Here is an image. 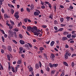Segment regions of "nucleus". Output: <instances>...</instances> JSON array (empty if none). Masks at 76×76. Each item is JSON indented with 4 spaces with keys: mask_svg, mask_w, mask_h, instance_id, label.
Returning <instances> with one entry per match:
<instances>
[{
    "mask_svg": "<svg viewBox=\"0 0 76 76\" xmlns=\"http://www.w3.org/2000/svg\"><path fill=\"white\" fill-rule=\"evenodd\" d=\"M19 14V12H18V11L16 12L15 13V14L14 16L15 17V18H16L15 19L18 20V18H19V15H18Z\"/></svg>",
    "mask_w": 76,
    "mask_h": 76,
    "instance_id": "nucleus-1",
    "label": "nucleus"
},
{
    "mask_svg": "<svg viewBox=\"0 0 76 76\" xmlns=\"http://www.w3.org/2000/svg\"><path fill=\"white\" fill-rule=\"evenodd\" d=\"M55 55L53 53H51V56H50V59L53 61L54 60V58L55 57Z\"/></svg>",
    "mask_w": 76,
    "mask_h": 76,
    "instance_id": "nucleus-2",
    "label": "nucleus"
},
{
    "mask_svg": "<svg viewBox=\"0 0 76 76\" xmlns=\"http://www.w3.org/2000/svg\"><path fill=\"white\" fill-rule=\"evenodd\" d=\"M27 31H32L34 30V28L33 27H31V26H28L27 27Z\"/></svg>",
    "mask_w": 76,
    "mask_h": 76,
    "instance_id": "nucleus-3",
    "label": "nucleus"
},
{
    "mask_svg": "<svg viewBox=\"0 0 76 76\" xmlns=\"http://www.w3.org/2000/svg\"><path fill=\"white\" fill-rule=\"evenodd\" d=\"M8 33L11 36H13V31L11 30H9L8 31Z\"/></svg>",
    "mask_w": 76,
    "mask_h": 76,
    "instance_id": "nucleus-4",
    "label": "nucleus"
},
{
    "mask_svg": "<svg viewBox=\"0 0 76 76\" xmlns=\"http://www.w3.org/2000/svg\"><path fill=\"white\" fill-rule=\"evenodd\" d=\"M20 51L19 52V53H22V52L24 50V48L21 47H20L19 48Z\"/></svg>",
    "mask_w": 76,
    "mask_h": 76,
    "instance_id": "nucleus-5",
    "label": "nucleus"
},
{
    "mask_svg": "<svg viewBox=\"0 0 76 76\" xmlns=\"http://www.w3.org/2000/svg\"><path fill=\"white\" fill-rule=\"evenodd\" d=\"M30 7H31V10H33L34 9V5L32 3L31 4V6H30Z\"/></svg>",
    "mask_w": 76,
    "mask_h": 76,
    "instance_id": "nucleus-6",
    "label": "nucleus"
},
{
    "mask_svg": "<svg viewBox=\"0 0 76 76\" xmlns=\"http://www.w3.org/2000/svg\"><path fill=\"white\" fill-rule=\"evenodd\" d=\"M39 65L38 64H37L35 65V69H38L39 68Z\"/></svg>",
    "mask_w": 76,
    "mask_h": 76,
    "instance_id": "nucleus-7",
    "label": "nucleus"
},
{
    "mask_svg": "<svg viewBox=\"0 0 76 76\" xmlns=\"http://www.w3.org/2000/svg\"><path fill=\"white\" fill-rule=\"evenodd\" d=\"M19 42L21 45H24L25 43L24 41L23 40H20Z\"/></svg>",
    "mask_w": 76,
    "mask_h": 76,
    "instance_id": "nucleus-8",
    "label": "nucleus"
},
{
    "mask_svg": "<svg viewBox=\"0 0 76 76\" xmlns=\"http://www.w3.org/2000/svg\"><path fill=\"white\" fill-rule=\"evenodd\" d=\"M33 29L35 31H37V32H39L40 31V30H38V29L37 28V27H34L33 28Z\"/></svg>",
    "mask_w": 76,
    "mask_h": 76,
    "instance_id": "nucleus-9",
    "label": "nucleus"
},
{
    "mask_svg": "<svg viewBox=\"0 0 76 76\" xmlns=\"http://www.w3.org/2000/svg\"><path fill=\"white\" fill-rule=\"evenodd\" d=\"M34 16H38L39 15V12H37L36 11H35L34 13Z\"/></svg>",
    "mask_w": 76,
    "mask_h": 76,
    "instance_id": "nucleus-10",
    "label": "nucleus"
},
{
    "mask_svg": "<svg viewBox=\"0 0 76 76\" xmlns=\"http://www.w3.org/2000/svg\"><path fill=\"white\" fill-rule=\"evenodd\" d=\"M8 49L10 52H11L12 50V47L10 46H8Z\"/></svg>",
    "mask_w": 76,
    "mask_h": 76,
    "instance_id": "nucleus-11",
    "label": "nucleus"
},
{
    "mask_svg": "<svg viewBox=\"0 0 76 76\" xmlns=\"http://www.w3.org/2000/svg\"><path fill=\"white\" fill-rule=\"evenodd\" d=\"M24 47L26 49H29V46L28 44L25 45H24Z\"/></svg>",
    "mask_w": 76,
    "mask_h": 76,
    "instance_id": "nucleus-12",
    "label": "nucleus"
},
{
    "mask_svg": "<svg viewBox=\"0 0 76 76\" xmlns=\"http://www.w3.org/2000/svg\"><path fill=\"white\" fill-rule=\"evenodd\" d=\"M68 39L67 37H63L62 38V40L64 41L67 40Z\"/></svg>",
    "mask_w": 76,
    "mask_h": 76,
    "instance_id": "nucleus-13",
    "label": "nucleus"
},
{
    "mask_svg": "<svg viewBox=\"0 0 76 76\" xmlns=\"http://www.w3.org/2000/svg\"><path fill=\"white\" fill-rule=\"evenodd\" d=\"M55 42L54 41H52V42H51L50 43V46H54V44H55Z\"/></svg>",
    "mask_w": 76,
    "mask_h": 76,
    "instance_id": "nucleus-14",
    "label": "nucleus"
},
{
    "mask_svg": "<svg viewBox=\"0 0 76 76\" xmlns=\"http://www.w3.org/2000/svg\"><path fill=\"white\" fill-rule=\"evenodd\" d=\"M56 72V70H52L51 71V73H50L51 75H52L53 74H54Z\"/></svg>",
    "mask_w": 76,
    "mask_h": 76,
    "instance_id": "nucleus-15",
    "label": "nucleus"
},
{
    "mask_svg": "<svg viewBox=\"0 0 76 76\" xmlns=\"http://www.w3.org/2000/svg\"><path fill=\"white\" fill-rule=\"evenodd\" d=\"M11 69H12V71L13 72H15V68L14 67L12 66H11Z\"/></svg>",
    "mask_w": 76,
    "mask_h": 76,
    "instance_id": "nucleus-16",
    "label": "nucleus"
},
{
    "mask_svg": "<svg viewBox=\"0 0 76 76\" xmlns=\"http://www.w3.org/2000/svg\"><path fill=\"white\" fill-rule=\"evenodd\" d=\"M32 32L34 34V35H35L37 36V33L36 32H35L34 30H33Z\"/></svg>",
    "mask_w": 76,
    "mask_h": 76,
    "instance_id": "nucleus-17",
    "label": "nucleus"
},
{
    "mask_svg": "<svg viewBox=\"0 0 76 76\" xmlns=\"http://www.w3.org/2000/svg\"><path fill=\"white\" fill-rule=\"evenodd\" d=\"M18 36L20 38V39H22L23 38V37L22 35L21 34H19Z\"/></svg>",
    "mask_w": 76,
    "mask_h": 76,
    "instance_id": "nucleus-18",
    "label": "nucleus"
},
{
    "mask_svg": "<svg viewBox=\"0 0 76 76\" xmlns=\"http://www.w3.org/2000/svg\"><path fill=\"white\" fill-rule=\"evenodd\" d=\"M33 68L31 67L29 68V71L30 72H32L33 71Z\"/></svg>",
    "mask_w": 76,
    "mask_h": 76,
    "instance_id": "nucleus-19",
    "label": "nucleus"
},
{
    "mask_svg": "<svg viewBox=\"0 0 76 76\" xmlns=\"http://www.w3.org/2000/svg\"><path fill=\"white\" fill-rule=\"evenodd\" d=\"M63 62L64 64L66 66H69V65H68V64L67 62Z\"/></svg>",
    "mask_w": 76,
    "mask_h": 76,
    "instance_id": "nucleus-20",
    "label": "nucleus"
},
{
    "mask_svg": "<svg viewBox=\"0 0 76 76\" xmlns=\"http://www.w3.org/2000/svg\"><path fill=\"white\" fill-rule=\"evenodd\" d=\"M4 17L5 19H7V18H8V16L7 14H4Z\"/></svg>",
    "mask_w": 76,
    "mask_h": 76,
    "instance_id": "nucleus-21",
    "label": "nucleus"
},
{
    "mask_svg": "<svg viewBox=\"0 0 76 76\" xmlns=\"http://www.w3.org/2000/svg\"><path fill=\"white\" fill-rule=\"evenodd\" d=\"M10 23L12 25H14L15 24L14 23V22H13L12 20H10Z\"/></svg>",
    "mask_w": 76,
    "mask_h": 76,
    "instance_id": "nucleus-22",
    "label": "nucleus"
},
{
    "mask_svg": "<svg viewBox=\"0 0 76 76\" xmlns=\"http://www.w3.org/2000/svg\"><path fill=\"white\" fill-rule=\"evenodd\" d=\"M53 64H52L51 63H50L49 64V66L50 67V68H53Z\"/></svg>",
    "mask_w": 76,
    "mask_h": 76,
    "instance_id": "nucleus-23",
    "label": "nucleus"
},
{
    "mask_svg": "<svg viewBox=\"0 0 76 76\" xmlns=\"http://www.w3.org/2000/svg\"><path fill=\"white\" fill-rule=\"evenodd\" d=\"M7 57L8 60L10 61L11 60H10V56L9 55H7Z\"/></svg>",
    "mask_w": 76,
    "mask_h": 76,
    "instance_id": "nucleus-24",
    "label": "nucleus"
},
{
    "mask_svg": "<svg viewBox=\"0 0 76 76\" xmlns=\"http://www.w3.org/2000/svg\"><path fill=\"white\" fill-rule=\"evenodd\" d=\"M21 63H22L21 60H18V61L17 62V64H20Z\"/></svg>",
    "mask_w": 76,
    "mask_h": 76,
    "instance_id": "nucleus-25",
    "label": "nucleus"
},
{
    "mask_svg": "<svg viewBox=\"0 0 76 76\" xmlns=\"http://www.w3.org/2000/svg\"><path fill=\"white\" fill-rule=\"evenodd\" d=\"M65 54L66 55H68V56L69 57H70V56H71V53H69L67 52L65 53Z\"/></svg>",
    "mask_w": 76,
    "mask_h": 76,
    "instance_id": "nucleus-26",
    "label": "nucleus"
},
{
    "mask_svg": "<svg viewBox=\"0 0 76 76\" xmlns=\"http://www.w3.org/2000/svg\"><path fill=\"white\" fill-rule=\"evenodd\" d=\"M64 30V29L63 28H60L59 29L58 31H62L63 30Z\"/></svg>",
    "mask_w": 76,
    "mask_h": 76,
    "instance_id": "nucleus-27",
    "label": "nucleus"
},
{
    "mask_svg": "<svg viewBox=\"0 0 76 76\" xmlns=\"http://www.w3.org/2000/svg\"><path fill=\"white\" fill-rule=\"evenodd\" d=\"M58 64H53V67H54L55 68L57 67L58 66Z\"/></svg>",
    "mask_w": 76,
    "mask_h": 76,
    "instance_id": "nucleus-28",
    "label": "nucleus"
},
{
    "mask_svg": "<svg viewBox=\"0 0 76 76\" xmlns=\"http://www.w3.org/2000/svg\"><path fill=\"white\" fill-rule=\"evenodd\" d=\"M71 36L72 34H69L67 35V37L68 38H71Z\"/></svg>",
    "mask_w": 76,
    "mask_h": 76,
    "instance_id": "nucleus-29",
    "label": "nucleus"
},
{
    "mask_svg": "<svg viewBox=\"0 0 76 76\" xmlns=\"http://www.w3.org/2000/svg\"><path fill=\"white\" fill-rule=\"evenodd\" d=\"M63 34L64 35H66L69 34V32H64Z\"/></svg>",
    "mask_w": 76,
    "mask_h": 76,
    "instance_id": "nucleus-30",
    "label": "nucleus"
},
{
    "mask_svg": "<svg viewBox=\"0 0 76 76\" xmlns=\"http://www.w3.org/2000/svg\"><path fill=\"white\" fill-rule=\"evenodd\" d=\"M60 20L61 23H63V21H64V18H60Z\"/></svg>",
    "mask_w": 76,
    "mask_h": 76,
    "instance_id": "nucleus-31",
    "label": "nucleus"
},
{
    "mask_svg": "<svg viewBox=\"0 0 76 76\" xmlns=\"http://www.w3.org/2000/svg\"><path fill=\"white\" fill-rule=\"evenodd\" d=\"M2 48L4 49V50H6L7 49L6 47L4 45H3L2 46Z\"/></svg>",
    "mask_w": 76,
    "mask_h": 76,
    "instance_id": "nucleus-32",
    "label": "nucleus"
},
{
    "mask_svg": "<svg viewBox=\"0 0 76 76\" xmlns=\"http://www.w3.org/2000/svg\"><path fill=\"white\" fill-rule=\"evenodd\" d=\"M26 10L28 11V12L29 13L30 12V9L28 8H26Z\"/></svg>",
    "mask_w": 76,
    "mask_h": 76,
    "instance_id": "nucleus-33",
    "label": "nucleus"
},
{
    "mask_svg": "<svg viewBox=\"0 0 76 76\" xmlns=\"http://www.w3.org/2000/svg\"><path fill=\"white\" fill-rule=\"evenodd\" d=\"M64 57L66 59H68V58L69 57H68V55L65 54V55H64Z\"/></svg>",
    "mask_w": 76,
    "mask_h": 76,
    "instance_id": "nucleus-34",
    "label": "nucleus"
},
{
    "mask_svg": "<svg viewBox=\"0 0 76 76\" xmlns=\"http://www.w3.org/2000/svg\"><path fill=\"white\" fill-rule=\"evenodd\" d=\"M39 50L41 51L44 50L45 49L43 47H40L39 49Z\"/></svg>",
    "mask_w": 76,
    "mask_h": 76,
    "instance_id": "nucleus-35",
    "label": "nucleus"
},
{
    "mask_svg": "<svg viewBox=\"0 0 76 76\" xmlns=\"http://www.w3.org/2000/svg\"><path fill=\"white\" fill-rule=\"evenodd\" d=\"M11 14H13L14 13V10H13V9H11Z\"/></svg>",
    "mask_w": 76,
    "mask_h": 76,
    "instance_id": "nucleus-36",
    "label": "nucleus"
},
{
    "mask_svg": "<svg viewBox=\"0 0 76 76\" xmlns=\"http://www.w3.org/2000/svg\"><path fill=\"white\" fill-rule=\"evenodd\" d=\"M46 70L48 72H49L50 70V69L49 68V67H47L46 68Z\"/></svg>",
    "mask_w": 76,
    "mask_h": 76,
    "instance_id": "nucleus-37",
    "label": "nucleus"
},
{
    "mask_svg": "<svg viewBox=\"0 0 76 76\" xmlns=\"http://www.w3.org/2000/svg\"><path fill=\"white\" fill-rule=\"evenodd\" d=\"M12 41L15 44H16L18 43V42L15 40H12Z\"/></svg>",
    "mask_w": 76,
    "mask_h": 76,
    "instance_id": "nucleus-38",
    "label": "nucleus"
},
{
    "mask_svg": "<svg viewBox=\"0 0 76 76\" xmlns=\"http://www.w3.org/2000/svg\"><path fill=\"white\" fill-rule=\"evenodd\" d=\"M27 44H28V45H29V46L30 48H31L33 47V45L31 44H30L29 43H28Z\"/></svg>",
    "mask_w": 76,
    "mask_h": 76,
    "instance_id": "nucleus-39",
    "label": "nucleus"
},
{
    "mask_svg": "<svg viewBox=\"0 0 76 76\" xmlns=\"http://www.w3.org/2000/svg\"><path fill=\"white\" fill-rule=\"evenodd\" d=\"M1 38H2V41L3 42H4V41H5V39L4 38V36H2L1 37Z\"/></svg>",
    "mask_w": 76,
    "mask_h": 76,
    "instance_id": "nucleus-40",
    "label": "nucleus"
},
{
    "mask_svg": "<svg viewBox=\"0 0 76 76\" xmlns=\"http://www.w3.org/2000/svg\"><path fill=\"white\" fill-rule=\"evenodd\" d=\"M54 24H58V22H57V21L56 20H54Z\"/></svg>",
    "mask_w": 76,
    "mask_h": 76,
    "instance_id": "nucleus-41",
    "label": "nucleus"
},
{
    "mask_svg": "<svg viewBox=\"0 0 76 76\" xmlns=\"http://www.w3.org/2000/svg\"><path fill=\"white\" fill-rule=\"evenodd\" d=\"M69 48L70 50H71L72 51H74V49L72 47H70Z\"/></svg>",
    "mask_w": 76,
    "mask_h": 76,
    "instance_id": "nucleus-42",
    "label": "nucleus"
},
{
    "mask_svg": "<svg viewBox=\"0 0 76 76\" xmlns=\"http://www.w3.org/2000/svg\"><path fill=\"white\" fill-rule=\"evenodd\" d=\"M43 55L44 56L45 58H46V59H47V57L46 54L45 53H44Z\"/></svg>",
    "mask_w": 76,
    "mask_h": 76,
    "instance_id": "nucleus-43",
    "label": "nucleus"
},
{
    "mask_svg": "<svg viewBox=\"0 0 76 76\" xmlns=\"http://www.w3.org/2000/svg\"><path fill=\"white\" fill-rule=\"evenodd\" d=\"M39 64L40 67L41 68L42 67V64H41V61H39Z\"/></svg>",
    "mask_w": 76,
    "mask_h": 76,
    "instance_id": "nucleus-44",
    "label": "nucleus"
},
{
    "mask_svg": "<svg viewBox=\"0 0 76 76\" xmlns=\"http://www.w3.org/2000/svg\"><path fill=\"white\" fill-rule=\"evenodd\" d=\"M53 15H50L49 17L51 19H53Z\"/></svg>",
    "mask_w": 76,
    "mask_h": 76,
    "instance_id": "nucleus-45",
    "label": "nucleus"
},
{
    "mask_svg": "<svg viewBox=\"0 0 76 76\" xmlns=\"http://www.w3.org/2000/svg\"><path fill=\"white\" fill-rule=\"evenodd\" d=\"M1 11L3 13H4L5 12L3 8H2Z\"/></svg>",
    "mask_w": 76,
    "mask_h": 76,
    "instance_id": "nucleus-46",
    "label": "nucleus"
},
{
    "mask_svg": "<svg viewBox=\"0 0 76 76\" xmlns=\"http://www.w3.org/2000/svg\"><path fill=\"white\" fill-rule=\"evenodd\" d=\"M71 66L72 67H73L74 66H75V63H74V62H72V63L71 64Z\"/></svg>",
    "mask_w": 76,
    "mask_h": 76,
    "instance_id": "nucleus-47",
    "label": "nucleus"
},
{
    "mask_svg": "<svg viewBox=\"0 0 76 76\" xmlns=\"http://www.w3.org/2000/svg\"><path fill=\"white\" fill-rule=\"evenodd\" d=\"M28 20V18H25V19H24V21L25 23H26L27 22Z\"/></svg>",
    "mask_w": 76,
    "mask_h": 76,
    "instance_id": "nucleus-48",
    "label": "nucleus"
},
{
    "mask_svg": "<svg viewBox=\"0 0 76 76\" xmlns=\"http://www.w3.org/2000/svg\"><path fill=\"white\" fill-rule=\"evenodd\" d=\"M1 33H2V34H5L4 31V30H1Z\"/></svg>",
    "mask_w": 76,
    "mask_h": 76,
    "instance_id": "nucleus-49",
    "label": "nucleus"
},
{
    "mask_svg": "<svg viewBox=\"0 0 76 76\" xmlns=\"http://www.w3.org/2000/svg\"><path fill=\"white\" fill-rule=\"evenodd\" d=\"M65 47L66 48H69V45H67V44L65 45Z\"/></svg>",
    "mask_w": 76,
    "mask_h": 76,
    "instance_id": "nucleus-50",
    "label": "nucleus"
},
{
    "mask_svg": "<svg viewBox=\"0 0 76 76\" xmlns=\"http://www.w3.org/2000/svg\"><path fill=\"white\" fill-rule=\"evenodd\" d=\"M48 5L49 6V7L50 8L52 9V6L51 4H48Z\"/></svg>",
    "mask_w": 76,
    "mask_h": 76,
    "instance_id": "nucleus-51",
    "label": "nucleus"
},
{
    "mask_svg": "<svg viewBox=\"0 0 76 76\" xmlns=\"http://www.w3.org/2000/svg\"><path fill=\"white\" fill-rule=\"evenodd\" d=\"M41 7L43 9H44L45 8V6L44 5H42V6H41Z\"/></svg>",
    "mask_w": 76,
    "mask_h": 76,
    "instance_id": "nucleus-52",
    "label": "nucleus"
},
{
    "mask_svg": "<svg viewBox=\"0 0 76 76\" xmlns=\"http://www.w3.org/2000/svg\"><path fill=\"white\" fill-rule=\"evenodd\" d=\"M54 28L56 31H57L58 30V28H57V27L56 26H55L54 27Z\"/></svg>",
    "mask_w": 76,
    "mask_h": 76,
    "instance_id": "nucleus-53",
    "label": "nucleus"
},
{
    "mask_svg": "<svg viewBox=\"0 0 76 76\" xmlns=\"http://www.w3.org/2000/svg\"><path fill=\"white\" fill-rule=\"evenodd\" d=\"M1 52L3 54L4 53V51L3 49H1Z\"/></svg>",
    "mask_w": 76,
    "mask_h": 76,
    "instance_id": "nucleus-54",
    "label": "nucleus"
},
{
    "mask_svg": "<svg viewBox=\"0 0 76 76\" xmlns=\"http://www.w3.org/2000/svg\"><path fill=\"white\" fill-rule=\"evenodd\" d=\"M9 26V29H10L11 30V29H12L13 27H12V26H11L10 25Z\"/></svg>",
    "mask_w": 76,
    "mask_h": 76,
    "instance_id": "nucleus-55",
    "label": "nucleus"
},
{
    "mask_svg": "<svg viewBox=\"0 0 76 76\" xmlns=\"http://www.w3.org/2000/svg\"><path fill=\"white\" fill-rule=\"evenodd\" d=\"M76 56V54H74L72 55L71 57H74V56Z\"/></svg>",
    "mask_w": 76,
    "mask_h": 76,
    "instance_id": "nucleus-56",
    "label": "nucleus"
},
{
    "mask_svg": "<svg viewBox=\"0 0 76 76\" xmlns=\"http://www.w3.org/2000/svg\"><path fill=\"white\" fill-rule=\"evenodd\" d=\"M41 4L42 5H43L44 4V2H42V1H41Z\"/></svg>",
    "mask_w": 76,
    "mask_h": 76,
    "instance_id": "nucleus-57",
    "label": "nucleus"
},
{
    "mask_svg": "<svg viewBox=\"0 0 76 76\" xmlns=\"http://www.w3.org/2000/svg\"><path fill=\"white\" fill-rule=\"evenodd\" d=\"M24 56H25V55L24 54H21V56L23 58H24Z\"/></svg>",
    "mask_w": 76,
    "mask_h": 76,
    "instance_id": "nucleus-58",
    "label": "nucleus"
},
{
    "mask_svg": "<svg viewBox=\"0 0 76 76\" xmlns=\"http://www.w3.org/2000/svg\"><path fill=\"white\" fill-rule=\"evenodd\" d=\"M61 27H64L66 26V25L64 24H61Z\"/></svg>",
    "mask_w": 76,
    "mask_h": 76,
    "instance_id": "nucleus-59",
    "label": "nucleus"
},
{
    "mask_svg": "<svg viewBox=\"0 0 76 76\" xmlns=\"http://www.w3.org/2000/svg\"><path fill=\"white\" fill-rule=\"evenodd\" d=\"M42 27L43 28H46L47 27V26L43 25V26H42Z\"/></svg>",
    "mask_w": 76,
    "mask_h": 76,
    "instance_id": "nucleus-60",
    "label": "nucleus"
},
{
    "mask_svg": "<svg viewBox=\"0 0 76 76\" xmlns=\"http://www.w3.org/2000/svg\"><path fill=\"white\" fill-rule=\"evenodd\" d=\"M50 42V40H49L48 42H46L45 43L47 44H49Z\"/></svg>",
    "mask_w": 76,
    "mask_h": 76,
    "instance_id": "nucleus-61",
    "label": "nucleus"
},
{
    "mask_svg": "<svg viewBox=\"0 0 76 76\" xmlns=\"http://www.w3.org/2000/svg\"><path fill=\"white\" fill-rule=\"evenodd\" d=\"M75 37H76V36L74 35H72V38H75Z\"/></svg>",
    "mask_w": 76,
    "mask_h": 76,
    "instance_id": "nucleus-62",
    "label": "nucleus"
},
{
    "mask_svg": "<svg viewBox=\"0 0 76 76\" xmlns=\"http://www.w3.org/2000/svg\"><path fill=\"white\" fill-rule=\"evenodd\" d=\"M65 74L63 73H62L61 74L60 76H64Z\"/></svg>",
    "mask_w": 76,
    "mask_h": 76,
    "instance_id": "nucleus-63",
    "label": "nucleus"
},
{
    "mask_svg": "<svg viewBox=\"0 0 76 76\" xmlns=\"http://www.w3.org/2000/svg\"><path fill=\"white\" fill-rule=\"evenodd\" d=\"M14 31H16V32H18V31H19L18 30V29H17L16 28H15V29H14Z\"/></svg>",
    "mask_w": 76,
    "mask_h": 76,
    "instance_id": "nucleus-64",
    "label": "nucleus"
}]
</instances>
